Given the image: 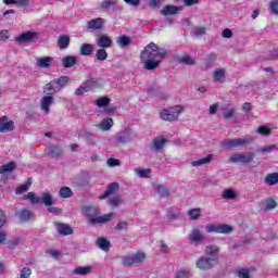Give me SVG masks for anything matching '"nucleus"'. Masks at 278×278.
I'll list each match as a JSON object with an SVG mask.
<instances>
[{
  "instance_id": "1",
  "label": "nucleus",
  "mask_w": 278,
  "mask_h": 278,
  "mask_svg": "<svg viewBox=\"0 0 278 278\" xmlns=\"http://www.w3.org/2000/svg\"><path fill=\"white\" fill-rule=\"evenodd\" d=\"M164 58H166V50L157 47L154 42L146 46L140 55L141 64L146 71L159 68Z\"/></svg>"
},
{
  "instance_id": "2",
  "label": "nucleus",
  "mask_w": 278,
  "mask_h": 278,
  "mask_svg": "<svg viewBox=\"0 0 278 278\" xmlns=\"http://www.w3.org/2000/svg\"><path fill=\"white\" fill-rule=\"evenodd\" d=\"M83 212L88 217V223L90 225H103L116 218V213H109L99 216V208L97 206H85Z\"/></svg>"
},
{
  "instance_id": "3",
  "label": "nucleus",
  "mask_w": 278,
  "mask_h": 278,
  "mask_svg": "<svg viewBox=\"0 0 278 278\" xmlns=\"http://www.w3.org/2000/svg\"><path fill=\"white\" fill-rule=\"evenodd\" d=\"M184 112V106L175 105L168 109H164L160 112V118L167 123H175V121L179 119V114Z\"/></svg>"
},
{
  "instance_id": "4",
  "label": "nucleus",
  "mask_w": 278,
  "mask_h": 278,
  "mask_svg": "<svg viewBox=\"0 0 278 278\" xmlns=\"http://www.w3.org/2000/svg\"><path fill=\"white\" fill-rule=\"evenodd\" d=\"M254 140L255 138L253 137L226 139L222 142V147L227 150L236 149V147H247V144H251Z\"/></svg>"
},
{
  "instance_id": "5",
  "label": "nucleus",
  "mask_w": 278,
  "mask_h": 278,
  "mask_svg": "<svg viewBox=\"0 0 278 278\" xmlns=\"http://www.w3.org/2000/svg\"><path fill=\"white\" fill-rule=\"evenodd\" d=\"M26 198L34 204L43 203L47 207L53 205V195L49 192L42 193V197H36L35 192H29Z\"/></svg>"
},
{
  "instance_id": "6",
  "label": "nucleus",
  "mask_w": 278,
  "mask_h": 278,
  "mask_svg": "<svg viewBox=\"0 0 278 278\" xmlns=\"http://www.w3.org/2000/svg\"><path fill=\"white\" fill-rule=\"evenodd\" d=\"M254 157L255 156L251 152L232 153L229 156V162H231V164H251Z\"/></svg>"
},
{
  "instance_id": "7",
  "label": "nucleus",
  "mask_w": 278,
  "mask_h": 278,
  "mask_svg": "<svg viewBox=\"0 0 278 278\" xmlns=\"http://www.w3.org/2000/svg\"><path fill=\"white\" fill-rule=\"evenodd\" d=\"M147 255L142 252H137L130 256H124L122 258L123 265L127 267L138 266V264H142L144 262Z\"/></svg>"
},
{
  "instance_id": "8",
  "label": "nucleus",
  "mask_w": 278,
  "mask_h": 278,
  "mask_svg": "<svg viewBox=\"0 0 278 278\" xmlns=\"http://www.w3.org/2000/svg\"><path fill=\"white\" fill-rule=\"evenodd\" d=\"M217 260L218 257L201 256L195 263L197 268H200V270H212Z\"/></svg>"
},
{
  "instance_id": "9",
  "label": "nucleus",
  "mask_w": 278,
  "mask_h": 278,
  "mask_svg": "<svg viewBox=\"0 0 278 278\" xmlns=\"http://www.w3.org/2000/svg\"><path fill=\"white\" fill-rule=\"evenodd\" d=\"M37 37H38V33L28 30L17 36L15 38V41L18 42V45H24V42H31V40H35V38Z\"/></svg>"
},
{
  "instance_id": "10",
  "label": "nucleus",
  "mask_w": 278,
  "mask_h": 278,
  "mask_svg": "<svg viewBox=\"0 0 278 278\" xmlns=\"http://www.w3.org/2000/svg\"><path fill=\"white\" fill-rule=\"evenodd\" d=\"M203 231H201L199 228H192L190 233L188 235V240L190 242H193V244L199 245L201 244V241L204 240Z\"/></svg>"
},
{
  "instance_id": "11",
  "label": "nucleus",
  "mask_w": 278,
  "mask_h": 278,
  "mask_svg": "<svg viewBox=\"0 0 278 278\" xmlns=\"http://www.w3.org/2000/svg\"><path fill=\"white\" fill-rule=\"evenodd\" d=\"M134 138H136V136L134 135V132L131 130L121 131L116 136V140H117V142H119V144H127V142H131V140H134Z\"/></svg>"
},
{
  "instance_id": "12",
  "label": "nucleus",
  "mask_w": 278,
  "mask_h": 278,
  "mask_svg": "<svg viewBox=\"0 0 278 278\" xmlns=\"http://www.w3.org/2000/svg\"><path fill=\"white\" fill-rule=\"evenodd\" d=\"M96 42L100 49H110L113 45L112 38L108 35H100L97 39Z\"/></svg>"
},
{
  "instance_id": "13",
  "label": "nucleus",
  "mask_w": 278,
  "mask_h": 278,
  "mask_svg": "<svg viewBox=\"0 0 278 278\" xmlns=\"http://www.w3.org/2000/svg\"><path fill=\"white\" fill-rule=\"evenodd\" d=\"M14 131V122L8 121V117L0 118V134Z\"/></svg>"
},
{
  "instance_id": "14",
  "label": "nucleus",
  "mask_w": 278,
  "mask_h": 278,
  "mask_svg": "<svg viewBox=\"0 0 278 278\" xmlns=\"http://www.w3.org/2000/svg\"><path fill=\"white\" fill-rule=\"evenodd\" d=\"M105 24V20L101 17L93 18L87 23V29L97 30L103 29V25Z\"/></svg>"
},
{
  "instance_id": "15",
  "label": "nucleus",
  "mask_w": 278,
  "mask_h": 278,
  "mask_svg": "<svg viewBox=\"0 0 278 278\" xmlns=\"http://www.w3.org/2000/svg\"><path fill=\"white\" fill-rule=\"evenodd\" d=\"M166 142H168V139L164 137H156L152 140V150L153 151H162L164 147H166Z\"/></svg>"
},
{
  "instance_id": "16",
  "label": "nucleus",
  "mask_w": 278,
  "mask_h": 278,
  "mask_svg": "<svg viewBox=\"0 0 278 278\" xmlns=\"http://www.w3.org/2000/svg\"><path fill=\"white\" fill-rule=\"evenodd\" d=\"M51 105H53L52 96H46L40 100V106L42 112H45V114H49Z\"/></svg>"
},
{
  "instance_id": "17",
  "label": "nucleus",
  "mask_w": 278,
  "mask_h": 278,
  "mask_svg": "<svg viewBox=\"0 0 278 278\" xmlns=\"http://www.w3.org/2000/svg\"><path fill=\"white\" fill-rule=\"evenodd\" d=\"M94 271L93 266H78L74 268L73 275H79L80 277H86V275H90Z\"/></svg>"
},
{
  "instance_id": "18",
  "label": "nucleus",
  "mask_w": 278,
  "mask_h": 278,
  "mask_svg": "<svg viewBox=\"0 0 278 278\" xmlns=\"http://www.w3.org/2000/svg\"><path fill=\"white\" fill-rule=\"evenodd\" d=\"M51 64H53V58L51 56L36 59V66H38V68H49Z\"/></svg>"
},
{
  "instance_id": "19",
  "label": "nucleus",
  "mask_w": 278,
  "mask_h": 278,
  "mask_svg": "<svg viewBox=\"0 0 278 278\" xmlns=\"http://www.w3.org/2000/svg\"><path fill=\"white\" fill-rule=\"evenodd\" d=\"M179 12H181V7H175V5H168V4L161 10V14H163V16L179 14Z\"/></svg>"
},
{
  "instance_id": "20",
  "label": "nucleus",
  "mask_w": 278,
  "mask_h": 278,
  "mask_svg": "<svg viewBox=\"0 0 278 278\" xmlns=\"http://www.w3.org/2000/svg\"><path fill=\"white\" fill-rule=\"evenodd\" d=\"M61 64L63 68H73V66L77 64V56H73V55L63 56L61 60Z\"/></svg>"
},
{
  "instance_id": "21",
  "label": "nucleus",
  "mask_w": 278,
  "mask_h": 278,
  "mask_svg": "<svg viewBox=\"0 0 278 278\" xmlns=\"http://www.w3.org/2000/svg\"><path fill=\"white\" fill-rule=\"evenodd\" d=\"M54 86H56V89L62 90L63 88H66L68 86V83L71 81V78L68 76H61L59 78L53 79Z\"/></svg>"
},
{
  "instance_id": "22",
  "label": "nucleus",
  "mask_w": 278,
  "mask_h": 278,
  "mask_svg": "<svg viewBox=\"0 0 278 278\" xmlns=\"http://www.w3.org/2000/svg\"><path fill=\"white\" fill-rule=\"evenodd\" d=\"M56 231L61 236H72L73 228L68 224H56Z\"/></svg>"
},
{
  "instance_id": "23",
  "label": "nucleus",
  "mask_w": 278,
  "mask_h": 278,
  "mask_svg": "<svg viewBox=\"0 0 278 278\" xmlns=\"http://www.w3.org/2000/svg\"><path fill=\"white\" fill-rule=\"evenodd\" d=\"M116 45H118L121 49H125L131 45V38L129 36L122 35L116 38Z\"/></svg>"
},
{
  "instance_id": "24",
  "label": "nucleus",
  "mask_w": 278,
  "mask_h": 278,
  "mask_svg": "<svg viewBox=\"0 0 278 278\" xmlns=\"http://www.w3.org/2000/svg\"><path fill=\"white\" fill-rule=\"evenodd\" d=\"M101 131H110L112 127H114V119L112 118H106L100 122V124L97 125Z\"/></svg>"
},
{
  "instance_id": "25",
  "label": "nucleus",
  "mask_w": 278,
  "mask_h": 278,
  "mask_svg": "<svg viewBox=\"0 0 278 278\" xmlns=\"http://www.w3.org/2000/svg\"><path fill=\"white\" fill-rule=\"evenodd\" d=\"M227 75V71H225V68H216L213 72V79L214 81H219L223 83L225 81V76Z\"/></svg>"
},
{
  "instance_id": "26",
  "label": "nucleus",
  "mask_w": 278,
  "mask_h": 278,
  "mask_svg": "<svg viewBox=\"0 0 278 278\" xmlns=\"http://www.w3.org/2000/svg\"><path fill=\"white\" fill-rule=\"evenodd\" d=\"M262 204L264 205L265 212H270V210H275V207H277V201H275L273 198L263 200Z\"/></svg>"
},
{
  "instance_id": "27",
  "label": "nucleus",
  "mask_w": 278,
  "mask_h": 278,
  "mask_svg": "<svg viewBox=\"0 0 278 278\" xmlns=\"http://www.w3.org/2000/svg\"><path fill=\"white\" fill-rule=\"evenodd\" d=\"M50 157H60L64 153V150H62V147L60 146H50L48 148Z\"/></svg>"
},
{
  "instance_id": "28",
  "label": "nucleus",
  "mask_w": 278,
  "mask_h": 278,
  "mask_svg": "<svg viewBox=\"0 0 278 278\" xmlns=\"http://www.w3.org/2000/svg\"><path fill=\"white\" fill-rule=\"evenodd\" d=\"M5 5H18V8H27L29 0H3Z\"/></svg>"
},
{
  "instance_id": "29",
  "label": "nucleus",
  "mask_w": 278,
  "mask_h": 278,
  "mask_svg": "<svg viewBox=\"0 0 278 278\" xmlns=\"http://www.w3.org/2000/svg\"><path fill=\"white\" fill-rule=\"evenodd\" d=\"M204 253L210 255L208 257H216V255L220 253V248L218 245H206Z\"/></svg>"
},
{
  "instance_id": "30",
  "label": "nucleus",
  "mask_w": 278,
  "mask_h": 278,
  "mask_svg": "<svg viewBox=\"0 0 278 278\" xmlns=\"http://www.w3.org/2000/svg\"><path fill=\"white\" fill-rule=\"evenodd\" d=\"M115 190H118V184L117 182L110 184L108 189L104 191V193L100 195V200H103L106 197H110V194H114Z\"/></svg>"
},
{
  "instance_id": "31",
  "label": "nucleus",
  "mask_w": 278,
  "mask_h": 278,
  "mask_svg": "<svg viewBox=\"0 0 278 278\" xmlns=\"http://www.w3.org/2000/svg\"><path fill=\"white\" fill-rule=\"evenodd\" d=\"M43 92H46V94H56V92H59V89H58L54 80L48 83L45 86Z\"/></svg>"
},
{
  "instance_id": "32",
  "label": "nucleus",
  "mask_w": 278,
  "mask_h": 278,
  "mask_svg": "<svg viewBox=\"0 0 278 278\" xmlns=\"http://www.w3.org/2000/svg\"><path fill=\"white\" fill-rule=\"evenodd\" d=\"M265 184L267 186H277V184H278V173L268 174L265 177Z\"/></svg>"
},
{
  "instance_id": "33",
  "label": "nucleus",
  "mask_w": 278,
  "mask_h": 278,
  "mask_svg": "<svg viewBox=\"0 0 278 278\" xmlns=\"http://www.w3.org/2000/svg\"><path fill=\"white\" fill-rule=\"evenodd\" d=\"M93 51H94V46L90 43H83L80 46V55H92Z\"/></svg>"
},
{
  "instance_id": "34",
  "label": "nucleus",
  "mask_w": 278,
  "mask_h": 278,
  "mask_svg": "<svg viewBox=\"0 0 278 278\" xmlns=\"http://www.w3.org/2000/svg\"><path fill=\"white\" fill-rule=\"evenodd\" d=\"M97 247H99V249H101V251H110V241H108V239L100 237L97 241H96Z\"/></svg>"
},
{
  "instance_id": "35",
  "label": "nucleus",
  "mask_w": 278,
  "mask_h": 278,
  "mask_svg": "<svg viewBox=\"0 0 278 278\" xmlns=\"http://www.w3.org/2000/svg\"><path fill=\"white\" fill-rule=\"evenodd\" d=\"M16 168V163L14 161L1 165L0 166V175H3L4 173H12V170H14Z\"/></svg>"
},
{
  "instance_id": "36",
  "label": "nucleus",
  "mask_w": 278,
  "mask_h": 278,
  "mask_svg": "<svg viewBox=\"0 0 278 278\" xmlns=\"http://www.w3.org/2000/svg\"><path fill=\"white\" fill-rule=\"evenodd\" d=\"M214 160V155L208 154L206 157L200 159L198 161H193L191 166H203V164H210Z\"/></svg>"
},
{
  "instance_id": "37",
  "label": "nucleus",
  "mask_w": 278,
  "mask_h": 278,
  "mask_svg": "<svg viewBox=\"0 0 278 278\" xmlns=\"http://www.w3.org/2000/svg\"><path fill=\"white\" fill-rule=\"evenodd\" d=\"M58 45L60 49H68V46L71 45V37L68 36H61L59 38Z\"/></svg>"
},
{
  "instance_id": "38",
  "label": "nucleus",
  "mask_w": 278,
  "mask_h": 278,
  "mask_svg": "<svg viewBox=\"0 0 278 278\" xmlns=\"http://www.w3.org/2000/svg\"><path fill=\"white\" fill-rule=\"evenodd\" d=\"M61 199H71L73 197V190L70 187H62L59 191Z\"/></svg>"
},
{
  "instance_id": "39",
  "label": "nucleus",
  "mask_w": 278,
  "mask_h": 278,
  "mask_svg": "<svg viewBox=\"0 0 278 278\" xmlns=\"http://www.w3.org/2000/svg\"><path fill=\"white\" fill-rule=\"evenodd\" d=\"M33 216L34 214H31V212H29L26 208H23L18 215V218L20 220H23V223H27V220H29Z\"/></svg>"
},
{
  "instance_id": "40",
  "label": "nucleus",
  "mask_w": 278,
  "mask_h": 278,
  "mask_svg": "<svg viewBox=\"0 0 278 278\" xmlns=\"http://www.w3.org/2000/svg\"><path fill=\"white\" fill-rule=\"evenodd\" d=\"M190 220H199L201 218V208H191L188 211Z\"/></svg>"
},
{
  "instance_id": "41",
  "label": "nucleus",
  "mask_w": 278,
  "mask_h": 278,
  "mask_svg": "<svg viewBox=\"0 0 278 278\" xmlns=\"http://www.w3.org/2000/svg\"><path fill=\"white\" fill-rule=\"evenodd\" d=\"M96 58L99 60V62H105V60H108V51H105V48H100L97 50Z\"/></svg>"
},
{
  "instance_id": "42",
  "label": "nucleus",
  "mask_w": 278,
  "mask_h": 278,
  "mask_svg": "<svg viewBox=\"0 0 278 278\" xmlns=\"http://www.w3.org/2000/svg\"><path fill=\"white\" fill-rule=\"evenodd\" d=\"M273 151H277V144L257 148L256 153H273Z\"/></svg>"
},
{
  "instance_id": "43",
  "label": "nucleus",
  "mask_w": 278,
  "mask_h": 278,
  "mask_svg": "<svg viewBox=\"0 0 278 278\" xmlns=\"http://www.w3.org/2000/svg\"><path fill=\"white\" fill-rule=\"evenodd\" d=\"M233 231V227L228 224H219L217 233H231Z\"/></svg>"
},
{
  "instance_id": "44",
  "label": "nucleus",
  "mask_w": 278,
  "mask_h": 278,
  "mask_svg": "<svg viewBox=\"0 0 278 278\" xmlns=\"http://www.w3.org/2000/svg\"><path fill=\"white\" fill-rule=\"evenodd\" d=\"M178 62H179L180 64H187V65H189V66L194 65V59H193L192 56L188 55V54L180 56V58L178 59Z\"/></svg>"
},
{
  "instance_id": "45",
  "label": "nucleus",
  "mask_w": 278,
  "mask_h": 278,
  "mask_svg": "<svg viewBox=\"0 0 278 278\" xmlns=\"http://www.w3.org/2000/svg\"><path fill=\"white\" fill-rule=\"evenodd\" d=\"M135 173L136 175H138V177H141V178H147L149 177V175H151V169L150 168H137L135 169Z\"/></svg>"
},
{
  "instance_id": "46",
  "label": "nucleus",
  "mask_w": 278,
  "mask_h": 278,
  "mask_svg": "<svg viewBox=\"0 0 278 278\" xmlns=\"http://www.w3.org/2000/svg\"><path fill=\"white\" fill-rule=\"evenodd\" d=\"M223 199H236V191L233 189H225L222 194Z\"/></svg>"
},
{
  "instance_id": "47",
  "label": "nucleus",
  "mask_w": 278,
  "mask_h": 278,
  "mask_svg": "<svg viewBox=\"0 0 278 278\" xmlns=\"http://www.w3.org/2000/svg\"><path fill=\"white\" fill-rule=\"evenodd\" d=\"M85 85L88 87L89 90H93V88H99V80H97V78H90L85 81Z\"/></svg>"
},
{
  "instance_id": "48",
  "label": "nucleus",
  "mask_w": 278,
  "mask_h": 278,
  "mask_svg": "<svg viewBox=\"0 0 278 278\" xmlns=\"http://www.w3.org/2000/svg\"><path fill=\"white\" fill-rule=\"evenodd\" d=\"M237 277L251 278V271L248 268H240L237 270Z\"/></svg>"
},
{
  "instance_id": "49",
  "label": "nucleus",
  "mask_w": 278,
  "mask_h": 278,
  "mask_svg": "<svg viewBox=\"0 0 278 278\" xmlns=\"http://www.w3.org/2000/svg\"><path fill=\"white\" fill-rule=\"evenodd\" d=\"M271 129L268 126H260L256 130V134L260 136H270Z\"/></svg>"
},
{
  "instance_id": "50",
  "label": "nucleus",
  "mask_w": 278,
  "mask_h": 278,
  "mask_svg": "<svg viewBox=\"0 0 278 278\" xmlns=\"http://www.w3.org/2000/svg\"><path fill=\"white\" fill-rule=\"evenodd\" d=\"M96 105H98V108H108V105H110V98L104 97V98H100L96 101Z\"/></svg>"
},
{
  "instance_id": "51",
  "label": "nucleus",
  "mask_w": 278,
  "mask_h": 278,
  "mask_svg": "<svg viewBox=\"0 0 278 278\" xmlns=\"http://www.w3.org/2000/svg\"><path fill=\"white\" fill-rule=\"evenodd\" d=\"M90 89L86 86V83H84L80 87H78L75 90L76 97H81V94H86V92H89Z\"/></svg>"
},
{
  "instance_id": "52",
  "label": "nucleus",
  "mask_w": 278,
  "mask_h": 278,
  "mask_svg": "<svg viewBox=\"0 0 278 278\" xmlns=\"http://www.w3.org/2000/svg\"><path fill=\"white\" fill-rule=\"evenodd\" d=\"M112 5H116V0H104V2L100 4V8H102V10H110Z\"/></svg>"
},
{
  "instance_id": "53",
  "label": "nucleus",
  "mask_w": 278,
  "mask_h": 278,
  "mask_svg": "<svg viewBox=\"0 0 278 278\" xmlns=\"http://www.w3.org/2000/svg\"><path fill=\"white\" fill-rule=\"evenodd\" d=\"M219 224H208L205 229L207 233H218Z\"/></svg>"
},
{
  "instance_id": "54",
  "label": "nucleus",
  "mask_w": 278,
  "mask_h": 278,
  "mask_svg": "<svg viewBox=\"0 0 278 278\" xmlns=\"http://www.w3.org/2000/svg\"><path fill=\"white\" fill-rule=\"evenodd\" d=\"M115 229H117V231H127V229H129V223L125 220L118 222Z\"/></svg>"
},
{
  "instance_id": "55",
  "label": "nucleus",
  "mask_w": 278,
  "mask_h": 278,
  "mask_svg": "<svg viewBox=\"0 0 278 278\" xmlns=\"http://www.w3.org/2000/svg\"><path fill=\"white\" fill-rule=\"evenodd\" d=\"M269 11L278 16V0H271L269 2Z\"/></svg>"
},
{
  "instance_id": "56",
  "label": "nucleus",
  "mask_w": 278,
  "mask_h": 278,
  "mask_svg": "<svg viewBox=\"0 0 278 278\" xmlns=\"http://www.w3.org/2000/svg\"><path fill=\"white\" fill-rule=\"evenodd\" d=\"M157 194H160V197H168V194H170V191L168 190V188L163 187V186H159L156 189Z\"/></svg>"
},
{
  "instance_id": "57",
  "label": "nucleus",
  "mask_w": 278,
  "mask_h": 278,
  "mask_svg": "<svg viewBox=\"0 0 278 278\" xmlns=\"http://www.w3.org/2000/svg\"><path fill=\"white\" fill-rule=\"evenodd\" d=\"M214 62H216V53L211 52L206 56V66L207 67L212 66V64H214Z\"/></svg>"
},
{
  "instance_id": "58",
  "label": "nucleus",
  "mask_w": 278,
  "mask_h": 278,
  "mask_svg": "<svg viewBox=\"0 0 278 278\" xmlns=\"http://www.w3.org/2000/svg\"><path fill=\"white\" fill-rule=\"evenodd\" d=\"M31 277V268L24 267L20 273V278H29Z\"/></svg>"
},
{
  "instance_id": "59",
  "label": "nucleus",
  "mask_w": 278,
  "mask_h": 278,
  "mask_svg": "<svg viewBox=\"0 0 278 278\" xmlns=\"http://www.w3.org/2000/svg\"><path fill=\"white\" fill-rule=\"evenodd\" d=\"M29 186H30V184H25V185H22V186L17 187L15 189V193L16 194H23L24 192H27V190H29Z\"/></svg>"
},
{
  "instance_id": "60",
  "label": "nucleus",
  "mask_w": 278,
  "mask_h": 278,
  "mask_svg": "<svg viewBox=\"0 0 278 278\" xmlns=\"http://www.w3.org/2000/svg\"><path fill=\"white\" fill-rule=\"evenodd\" d=\"M22 243H23V239L21 238L13 239L9 241V249H16V247H18V244H22Z\"/></svg>"
},
{
  "instance_id": "61",
  "label": "nucleus",
  "mask_w": 278,
  "mask_h": 278,
  "mask_svg": "<svg viewBox=\"0 0 278 278\" xmlns=\"http://www.w3.org/2000/svg\"><path fill=\"white\" fill-rule=\"evenodd\" d=\"M177 278H189L190 277V273H188V270L186 269H181L176 274Z\"/></svg>"
},
{
  "instance_id": "62",
  "label": "nucleus",
  "mask_w": 278,
  "mask_h": 278,
  "mask_svg": "<svg viewBox=\"0 0 278 278\" xmlns=\"http://www.w3.org/2000/svg\"><path fill=\"white\" fill-rule=\"evenodd\" d=\"M233 114H236V109H229L227 112L224 113V118L226 121H229V118H232Z\"/></svg>"
},
{
  "instance_id": "63",
  "label": "nucleus",
  "mask_w": 278,
  "mask_h": 278,
  "mask_svg": "<svg viewBox=\"0 0 278 278\" xmlns=\"http://www.w3.org/2000/svg\"><path fill=\"white\" fill-rule=\"evenodd\" d=\"M110 203L111 205H113L114 207H118V205H121V198L118 197H113L110 199Z\"/></svg>"
},
{
  "instance_id": "64",
  "label": "nucleus",
  "mask_w": 278,
  "mask_h": 278,
  "mask_svg": "<svg viewBox=\"0 0 278 278\" xmlns=\"http://www.w3.org/2000/svg\"><path fill=\"white\" fill-rule=\"evenodd\" d=\"M108 166H121V161L116 159H109L106 161Z\"/></svg>"
}]
</instances>
